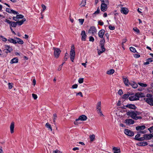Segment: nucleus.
<instances>
[{"label": "nucleus", "mask_w": 153, "mask_h": 153, "mask_svg": "<svg viewBox=\"0 0 153 153\" xmlns=\"http://www.w3.org/2000/svg\"><path fill=\"white\" fill-rule=\"evenodd\" d=\"M140 133L138 132V134L136 135L134 138V139L137 140L139 141H142L143 140V137H140Z\"/></svg>", "instance_id": "obj_15"}, {"label": "nucleus", "mask_w": 153, "mask_h": 153, "mask_svg": "<svg viewBox=\"0 0 153 153\" xmlns=\"http://www.w3.org/2000/svg\"><path fill=\"white\" fill-rule=\"evenodd\" d=\"M78 85L76 84H75L72 86L71 88L72 89L76 88H77Z\"/></svg>", "instance_id": "obj_49"}, {"label": "nucleus", "mask_w": 153, "mask_h": 153, "mask_svg": "<svg viewBox=\"0 0 153 153\" xmlns=\"http://www.w3.org/2000/svg\"><path fill=\"white\" fill-rule=\"evenodd\" d=\"M147 97L146 100V102L151 106H153V95L147 94L146 95Z\"/></svg>", "instance_id": "obj_3"}, {"label": "nucleus", "mask_w": 153, "mask_h": 153, "mask_svg": "<svg viewBox=\"0 0 153 153\" xmlns=\"http://www.w3.org/2000/svg\"><path fill=\"white\" fill-rule=\"evenodd\" d=\"M118 94L120 95L122 94H123L122 90L120 89L118 91Z\"/></svg>", "instance_id": "obj_56"}, {"label": "nucleus", "mask_w": 153, "mask_h": 153, "mask_svg": "<svg viewBox=\"0 0 153 153\" xmlns=\"http://www.w3.org/2000/svg\"><path fill=\"white\" fill-rule=\"evenodd\" d=\"M130 50L133 53H135L136 52V50L135 48L132 47L130 48Z\"/></svg>", "instance_id": "obj_38"}, {"label": "nucleus", "mask_w": 153, "mask_h": 153, "mask_svg": "<svg viewBox=\"0 0 153 153\" xmlns=\"http://www.w3.org/2000/svg\"><path fill=\"white\" fill-rule=\"evenodd\" d=\"M89 41L90 42H93L94 40V39L93 37L91 36H90L89 37Z\"/></svg>", "instance_id": "obj_47"}, {"label": "nucleus", "mask_w": 153, "mask_h": 153, "mask_svg": "<svg viewBox=\"0 0 153 153\" xmlns=\"http://www.w3.org/2000/svg\"><path fill=\"white\" fill-rule=\"evenodd\" d=\"M45 126L48 129H49L51 131H52V128L51 125L49 123H47L45 125Z\"/></svg>", "instance_id": "obj_29"}, {"label": "nucleus", "mask_w": 153, "mask_h": 153, "mask_svg": "<svg viewBox=\"0 0 153 153\" xmlns=\"http://www.w3.org/2000/svg\"><path fill=\"white\" fill-rule=\"evenodd\" d=\"M125 123L128 125H130L134 124V121L131 119H126L125 121Z\"/></svg>", "instance_id": "obj_17"}, {"label": "nucleus", "mask_w": 153, "mask_h": 153, "mask_svg": "<svg viewBox=\"0 0 153 153\" xmlns=\"http://www.w3.org/2000/svg\"><path fill=\"white\" fill-rule=\"evenodd\" d=\"M105 33V30L104 29H102L100 30L98 33L99 36L101 38H103V36Z\"/></svg>", "instance_id": "obj_18"}, {"label": "nucleus", "mask_w": 153, "mask_h": 153, "mask_svg": "<svg viewBox=\"0 0 153 153\" xmlns=\"http://www.w3.org/2000/svg\"><path fill=\"white\" fill-rule=\"evenodd\" d=\"M13 20L16 22L18 21L19 20V19H18L16 16L15 17H13Z\"/></svg>", "instance_id": "obj_60"}, {"label": "nucleus", "mask_w": 153, "mask_h": 153, "mask_svg": "<svg viewBox=\"0 0 153 153\" xmlns=\"http://www.w3.org/2000/svg\"><path fill=\"white\" fill-rule=\"evenodd\" d=\"M6 22L9 24L10 25V26L13 27H16L17 25L16 22H14L11 21L7 19L6 20Z\"/></svg>", "instance_id": "obj_8"}, {"label": "nucleus", "mask_w": 153, "mask_h": 153, "mask_svg": "<svg viewBox=\"0 0 153 153\" xmlns=\"http://www.w3.org/2000/svg\"><path fill=\"white\" fill-rule=\"evenodd\" d=\"M8 40L11 43H12L13 44H15L17 43V42H16V40L15 39H13L12 38H9Z\"/></svg>", "instance_id": "obj_32"}, {"label": "nucleus", "mask_w": 153, "mask_h": 153, "mask_svg": "<svg viewBox=\"0 0 153 153\" xmlns=\"http://www.w3.org/2000/svg\"><path fill=\"white\" fill-rule=\"evenodd\" d=\"M127 115L131 117V118L135 120L141 119L142 117L140 116H136V112L134 111H128L126 113Z\"/></svg>", "instance_id": "obj_2"}, {"label": "nucleus", "mask_w": 153, "mask_h": 153, "mask_svg": "<svg viewBox=\"0 0 153 153\" xmlns=\"http://www.w3.org/2000/svg\"><path fill=\"white\" fill-rule=\"evenodd\" d=\"M15 39L16 40V42H17V43H18L20 44H23L24 43L23 41L20 38L16 37L15 38Z\"/></svg>", "instance_id": "obj_25"}, {"label": "nucleus", "mask_w": 153, "mask_h": 153, "mask_svg": "<svg viewBox=\"0 0 153 153\" xmlns=\"http://www.w3.org/2000/svg\"><path fill=\"white\" fill-rule=\"evenodd\" d=\"M53 153H62V152L59 150L58 149H56V150L53 151Z\"/></svg>", "instance_id": "obj_45"}, {"label": "nucleus", "mask_w": 153, "mask_h": 153, "mask_svg": "<svg viewBox=\"0 0 153 153\" xmlns=\"http://www.w3.org/2000/svg\"><path fill=\"white\" fill-rule=\"evenodd\" d=\"M112 150L114 153H120L121 152L120 148H118L117 147H113Z\"/></svg>", "instance_id": "obj_22"}, {"label": "nucleus", "mask_w": 153, "mask_h": 153, "mask_svg": "<svg viewBox=\"0 0 153 153\" xmlns=\"http://www.w3.org/2000/svg\"><path fill=\"white\" fill-rule=\"evenodd\" d=\"M96 108L97 110L101 109V103L100 101L99 102L97 103Z\"/></svg>", "instance_id": "obj_33"}, {"label": "nucleus", "mask_w": 153, "mask_h": 153, "mask_svg": "<svg viewBox=\"0 0 153 153\" xmlns=\"http://www.w3.org/2000/svg\"><path fill=\"white\" fill-rule=\"evenodd\" d=\"M19 14H16V16L17 17V18L18 19H22L24 17V16L22 15L21 14H19Z\"/></svg>", "instance_id": "obj_40"}, {"label": "nucleus", "mask_w": 153, "mask_h": 153, "mask_svg": "<svg viewBox=\"0 0 153 153\" xmlns=\"http://www.w3.org/2000/svg\"><path fill=\"white\" fill-rule=\"evenodd\" d=\"M87 119L86 116L84 115H82L79 116L78 119H76V121H77L79 120L85 121Z\"/></svg>", "instance_id": "obj_9"}, {"label": "nucleus", "mask_w": 153, "mask_h": 153, "mask_svg": "<svg viewBox=\"0 0 153 153\" xmlns=\"http://www.w3.org/2000/svg\"><path fill=\"white\" fill-rule=\"evenodd\" d=\"M102 2V3H106L107 4H109L108 0H100Z\"/></svg>", "instance_id": "obj_43"}, {"label": "nucleus", "mask_w": 153, "mask_h": 153, "mask_svg": "<svg viewBox=\"0 0 153 153\" xmlns=\"http://www.w3.org/2000/svg\"><path fill=\"white\" fill-rule=\"evenodd\" d=\"M18 62V59L16 57L12 59L10 61V63L13 64L17 63Z\"/></svg>", "instance_id": "obj_26"}, {"label": "nucleus", "mask_w": 153, "mask_h": 153, "mask_svg": "<svg viewBox=\"0 0 153 153\" xmlns=\"http://www.w3.org/2000/svg\"><path fill=\"white\" fill-rule=\"evenodd\" d=\"M147 60L148 62H151L153 61V58H149L147 59Z\"/></svg>", "instance_id": "obj_58"}, {"label": "nucleus", "mask_w": 153, "mask_h": 153, "mask_svg": "<svg viewBox=\"0 0 153 153\" xmlns=\"http://www.w3.org/2000/svg\"><path fill=\"white\" fill-rule=\"evenodd\" d=\"M130 96L129 99L131 101L138 100L140 97H143V94L141 92H138L134 95L131 94Z\"/></svg>", "instance_id": "obj_1"}, {"label": "nucleus", "mask_w": 153, "mask_h": 153, "mask_svg": "<svg viewBox=\"0 0 153 153\" xmlns=\"http://www.w3.org/2000/svg\"><path fill=\"white\" fill-rule=\"evenodd\" d=\"M25 21H26L25 19L23 18L22 20H21L20 21H18L17 22H16L17 24H18L19 25H21L24 22H25Z\"/></svg>", "instance_id": "obj_27"}, {"label": "nucleus", "mask_w": 153, "mask_h": 153, "mask_svg": "<svg viewBox=\"0 0 153 153\" xmlns=\"http://www.w3.org/2000/svg\"><path fill=\"white\" fill-rule=\"evenodd\" d=\"M6 11L9 13H13L14 14H17L18 13L13 10H11L9 8H6Z\"/></svg>", "instance_id": "obj_20"}, {"label": "nucleus", "mask_w": 153, "mask_h": 153, "mask_svg": "<svg viewBox=\"0 0 153 153\" xmlns=\"http://www.w3.org/2000/svg\"><path fill=\"white\" fill-rule=\"evenodd\" d=\"M123 82L126 86H128L130 84L128 79L126 78H123Z\"/></svg>", "instance_id": "obj_23"}, {"label": "nucleus", "mask_w": 153, "mask_h": 153, "mask_svg": "<svg viewBox=\"0 0 153 153\" xmlns=\"http://www.w3.org/2000/svg\"><path fill=\"white\" fill-rule=\"evenodd\" d=\"M8 88L10 89H11L12 88L13 86H12V84L10 83H9L8 84Z\"/></svg>", "instance_id": "obj_54"}, {"label": "nucleus", "mask_w": 153, "mask_h": 153, "mask_svg": "<svg viewBox=\"0 0 153 153\" xmlns=\"http://www.w3.org/2000/svg\"><path fill=\"white\" fill-rule=\"evenodd\" d=\"M109 28L110 30H114L115 29V27L114 26H112L111 25H109Z\"/></svg>", "instance_id": "obj_55"}, {"label": "nucleus", "mask_w": 153, "mask_h": 153, "mask_svg": "<svg viewBox=\"0 0 153 153\" xmlns=\"http://www.w3.org/2000/svg\"><path fill=\"white\" fill-rule=\"evenodd\" d=\"M42 11H44V10L46 9V6L44 4H42Z\"/></svg>", "instance_id": "obj_51"}, {"label": "nucleus", "mask_w": 153, "mask_h": 153, "mask_svg": "<svg viewBox=\"0 0 153 153\" xmlns=\"http://www.w3.org/2000/svg\"><path fill=\"white\" fill-rule=\"evenodd\" d=\"M148 129L149 131L150 132H153V126L150 127Z\"/></svg>", "instance_id": "obj_50"}, {"label": "nucleus", "mask_w": 153, "mask_h": 153, "mask_svg": "<svg viewBox=\"0 0 153 153\" xmlns=\"http://www.w3.org/2000/svg\"><path fill=\"white\" fill-rule=\"evenodd\" d=\"M53 49L54 50V56L56 58H58L59 56V54L61 52V51L60 50V49L57 48H53Z\"/></svg>", "instance_id": "obj_4"}, {"label": "nucleus", "mask_w": 153, "mask_h": 153, "mask_svg": "<svg viewBox=\"0 0 153 153\" xmlns=\"http://www.w3.org/2000/svg\"><path fill=\"white\" fill-rule=\"evenodd\" d=\"M108 4H107L106 3H101V11L103 12L106 11L107 9V5Z\"/></svg>", "instance_id": "obj_7"}, {"label": "nucleus", "mask_w": 153, "mask_h": 153, "mask_svg": "<svg viewBox=\"0 0 153 153\" xmlns=\"http://www.w3.org/2000/svg\"><path fill=\"white\" fill-rule=\"evenodd\" d=\"M32 97H33V99L34 100H36L37 99V95H36L35 94H32Z\"/></svg>", "instance_id": "obj_48"}, {"label": "nucleus", "mask_w": 153, "mask_h": 153, "mask_svg": "<svg viewBox=\"0 0 153 153\" xmlns=\"http://www.w3.org/2000/svg\"><path fill=\"white\" fill-rule=\"evenodd\" d=\"M95 135L94 134L90 135L89 136V138L91 142H92L94 140L95 138Z\"/></svg>", "instance_id": "obj_31"}, {"label": "nucleus", "mask_w": 153, "mask_h": 153, "mask_svg": "<svg viewBox=\"0 0 153 153\" xmlns=\"http://www.w3.org/2000/svg\"><path fill=\"white\" fill-rule=\"evenodd\" d=\"M124 133L126 135L130 137H132L134 135V132L128 129H125Z\"/></svg>", "instance_id": "obj_5"}, {"label": "nucleus", "mask_w": 153, "mask_h": 153, "mask_svg": "<svg viewBox=\"0 0 153 153\" xmlns=\"http://www.w3.org/2000/svg\"><path fill=\"white\" fill-rule=\"evenodd\" d=\"M105 41L104 38L100 41V45L101 48H104V45H105Z\"/></svg>", "instance_id": "obj_24"}, {"label": "nucleus", "mask_w": 153, "mask_h": 153, "mask_svg": "<svg viewBox=\"0 0 153 153\" xmlns=\"http://www.w3.org/2000/svg\"><path fill=\"white\" fill-rule=\"evenodd\" d=\"M130 85L134 88H136L138 86L137 84L135 82H131Z\"/></svg>", "instance_id": "obj_28"}, {"label": "nucleus", "mask_w": 153, "mask_h": 153, "mask_svg": "<svg viewBox=\"0 0 153 153\" xmlns=\"http://www.w3.org/2000/svg\"><path fill=\"white\" fill-rule=\"evenodd\" d=\"M4 46L6 49L4 50V51L6 53H10L13 51L12 48L9 46L7 45H5Z\"/></svg>", "instance_id": "obj_10"}, {"label": "nucleus", "mask_w": 153, "mask_h": 153, "mask_svg": "<svg viewBox=\"0 0 153 153\" xmlns=\"http://www.w3.org/2000/svg\"><path fill=\"white\" fill-rule=\"evenodd\" d=\"M130 95V93L129 94H125L123 95V98L126 99L128 97H129Z\"/></svg>", "instance_id": "obj_35"}, {"label": "nucleus", "mask_w": 153, "mask_h": 153, "mask_svg": "<svg viewBox=\"0 0 153 153\" xmlns=\"http://www.w3.org/2000/svg\"><path fill=\"white\" fill-rule=\"evenodd\" d=\"M137 144L139 146H143V142H139L137 143Z\"/></svg>", "instance_id": "obj_52"}, {"label": "nucleus", "mask_w": 153, "mask_h": 153, "mask_svg": "<svg viewBox=\"0 0 153 153\" xmlns=\"http://www.w3.org/2000/svg\"><path fill=\"white\" fill-rule=\"evenodd\" d=\"M0 37L2 38V40L4 42H6L7 41V39L6 38L2 36H0Z\"/></svg>", "instance_id": "obj_46"}, {"label": "nucleus", "mask_w": 153, "mask_h": 153, "mask_svg": "<svg viewBox=\"0 0 153 153\" xmlns=\"http://www.w3.org/2000/svg\"><path fill=\"white\" fill-rule=\"evenodd\" d=\"M98 24L101 26L103 25L104 24L103 22H102L101 20L99 21L98 22Z\"/></svg>", "instance_id": "obj_53"}, {"label": "nucleus", "mask_w": 153, "mask_h": 153, "mask_svg": "<svg viewBox=\"0 0 153 153\" xmlns=\"http://www.w3.org/2000/svg\"><path fill=\"white\" fill-rule=\"evenodd\" d=\"M134 56L135 58H138L140 56V55L138 54H134Z\"/></svg>", "instance_id": "obj_57"}, {"label": "nucleus", "mask_w": 153, "mask_h": 153, "mask_svg": "<svg viewBox=\"0 0 153 153\" xmlns=\"http://www.w3.org/2000/svg\"><path fill=\"white\" fill-rule=\"evenodd\" d=\"M125 106L127 108H128L130 109H135L136 108V106L134 104H127ZM124 106L123 107H122V108L123 109H125V108L124 107Z\"/></svg>", "instance_id": "obj_14"}, {"label": "nucleus", "mask_w": 153, "mask_h": 153, "mask_svg": "<svg viewBox=\"0 0 153 153\" xmlns=\"http://www.w3.org/2000/svg\"><path fill=\"white\" fill-rule=\"evenodd\" d=\"M56 117H57L56 114L55 113L53 114V122H54V124H55L56 120Z\"/></svg>", "instance_id": "obj_36"}, {"label": "nucleus", "mask_w": 153, "mask_h": 153, "mask_svg": "<svg viewBox=\"0 0 153 153\" xmlns=\"http://www.w3.org/2000/svg\"><path fill=\"white\" fill-rule=\"evenodd\" d=\"M153 134H144V140H148L151 139L153 137Z\"/></svg>", "instance_id": "obj_13"}, {"label": "nucleus", "mask_w": 153, "mask_h": 153, "mask_svg": "<svg viewBox=\"0 0 153 153\" xmlns=\"http://www.w3.org/2000/svg\"><path fill=\"white\" fill-rule=\"evenodd\" d=\"M74 48H75V47H74V45H72L71 47V50L70 51H75Z\"/></svg>", "instance_id": "obj_63"}, {"label": "nucleus", "mask_w": 153, "mask_h": 153, "mask_svg": "<svg viewBox=\"0 0 153 153\" xmlns=\"http://www.w3.org/2000/svg\"><path fill=\"white\" fill-rule=\"evenodd\" d=\"M133 30L135 32H136L137 33H139L140 32L139 30L136 27L133 28Z\"/></svg>", "instance_id": "obj_42"}, {"label": "nucleus", "mask_w": 153, "mask_h": 153, "mask_svg": "<svg viewBox=\"0 0 153 153\" xmlns=\"http://www.w3.org/2000/svg\"><path fill=\"white\" fill-rule=\"evenodd\" d=\"M68 54L67 53H66L65 54V57L64 58V61L65 62L66 61L67 59L68 58Z\"/></svg>", "instance_id": "obj_39"}, {"label": "nucleus", "mask_w": 153, "mask_h": 153, "mask_svg": "<svg viewBox=\"0 0 153 153\" xmlns=\"http://www.w3.org/2000/svg\"><path fill=\"white\" fill-rule=\"evenodd\" d=\"M136 129L137 131H139L138 132L143 134V125L137 126L136 127Z\"/></svg>", "instance_id": "obj_12"}, {"label": "nucleus", "mask_w": 153, "mask_h": 153, "mask_svg": "<svg viewBox=\"0 0 153 153\" xmlns=\"http://www.w3.org/2000/svg\"><path fill=\"white\" fill-rule=\"evenodd\" d=\"M78 21L80 25H82L84 22V19H78Z\"/></svg>", "instance_id": "obj_41"}, {"label": "nucleus", "mask_w": 153, "mask_h": 153, "mask_svg": "<svg viewBox=\"0 0 153 153\" xmlns=\"http://www.w3.org/2000/svg\"><path fill=\"white\" fill-rule=\"evenodd\" d=\"M14 123L12 122L11 123L10 129V133L11 134H13L14 132Z\"/></svg>", "instance_id": "obj_21"}, {"label": "nucleus", "mask_w": 153, "mask_h": 153, "mask_svg": "<svg viewBox=\"0 0 153 153\" xmlns=\"http://www.w3.org/2000/svg\"><path fill=\"white\" fill-rule=\"evenodd\" d=\"M78 95H80L81 97H83L82 94V93L81 92H80L77 93L76 94V96H77Z\"/></svg>", "instance_id": "obj_59"}, {"label": "nucleus", "mask_w": 153, "mask_h": 153, "mask_svg": "<svg viewBox=\"0 0 153 153\" xmlns=\"http://www.w3.org/2000/svg\"><path fill=\"white\" fill-rule=\"evenodd\" d=\"M97 51L98 55H100L101 54L105 51V48H101V50L97 49Z\"/></svg>", "instance_id": "obj_30"}, {"label": "nucleus", "mask_w": 153, "mask_h": 153, "mask_svg": "<svg viewBox=\"0 0 153 153\" xmlns=\"http://www.w3.org/2000/svg\"><path fill=\"white\" fill-rule=\"evenodd\" d=\"M86 4V0H82L81 2L80 5L81 7H84Z\"/></svg>", "instance_id": "obj_37"}, {"label": "nucleus", "mask_w": 153, "mask_h": 153, "mask_svg": "<svg viewBox=\"0 0 153 153\" xmlns=\"http://www.w3.org/2000/svg\"><path fill=\"white\" fill-rule=\"evenodd\" d=\"M114 72V69H111L109 71H107V73L108 74H113Z\"/></svg>", "instance_id": "obj_34"}, {"label": "nucleus", "mask_w": 153, "mask_h": 153, "mask_svg": "<svg viewBox=\"0 0 153 153\" xmlns=\"http://www.w3.org/2000/svg\"><path fill=\"white\" fill-rule=\"evenodd\" d=\"M120 11L122 13L126 15L128 13L129 10L127 8L123 7L121 8Z\"/></svg>", "instance_id": "obj_19"}, {"label": "nucleus", "mask_w": 153, "mask_h": 153, "mask_svg": "<svg viewBox=\"0 0 153 153\" xmlns=\"http://www.w3.org/2000/svg\"><path fill=\"white\" fill-rule=\"evenodd\" d=\"M62 65H60L59 67H58V71H60L61 70L62 68Z\"/></svg>", "instance_id": "obj_61"}, {"label": "nucleus", "mask_w": 153, "mask_h": 153, "mask_svg": "<svg viewBox=\"0 0 153 153\" xmlns=\"http://www.w3.org/2000/svg\"><path fill=\"white\" fill-rule=\"evenodd\" d=\"M75 56V51H70V57L71 60L72 62H74V60Z\"/></svg>", "instance_id": "obj_11"}, {"label": "nucleus", "mask_w": 153, "mask_h": 153, "mask_svg": "<svg viewBox=\"0 0 153 153\" xmlns=\"http://www.w3.org/2000/svg\"><path fill=\"white\" fill-rule=\"evenodd\" d=\"M97 113L99 114H100L102 113V112L101 111V109H99L98 110H97Z\"/></svg>", "instance_id": "obj_64"}, {"label": "nucleus", "mask_w": 153, "mask_h": 153, "mask_svg": "<svg viewBox=\"0 0 153 153\" xmlns=\"http://www.w3.org/2000/svg\"><path fill=\"white\" fill-rule=\"evenodd\" d=\"M83 81H84V79H83V78H81L79 79L78 81V82L79 83H82L83 82Z\"/></svg>", "instance_id": "obj_44"}, {"label": "nucleus", "mask_w": 153, "mask_h": 153, "mask_svg": "<svg viewBox=\"0 0 153 153\" xmlns=\"http://www.w3.org/2000/svg\"><path fill=\"white\" fill-rule=\"evenodd\" d=\"M97 32V30L96 27L94 26L91 27L88 31V33H91L93 35L96 33Z\"/></svg>", "instance_id": "obj_6"}, {"label": "nucleus", "mask_w": 153, "mask_h": 153, "mask_svg": "<svg viewBox=\"0 0 153 153\" xmlns=\"http://www.w3.org/2000/svg\"><path fill=\"white\" fill-rule=\"evenodd\" d=\"M81 35L82 36V40L83 41H85L87 35L85 33V31L84 30L82 31L81 33Z\"/></svg>", "instance_id": "obj_16"}, {"label": "nucleus", "mask_w": 153, "mask_h": 153, "mask_svg": "<svg viewBox=\"0 0 153 153\" xmlns=\"http://www.w3.org/2000/svg\"><path fill=\"white\" fill-rule=\"evenodd\" d=\"M100 9H99V8H98L97 10L94 13V14H98V13H99V12H100Z\"/></svg>", "instance_id": "obj_62"}]
</instances>
